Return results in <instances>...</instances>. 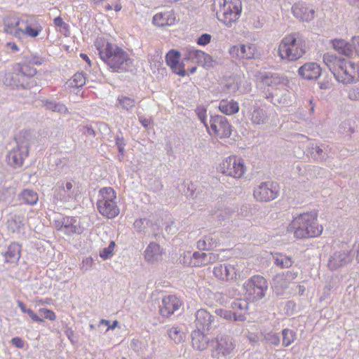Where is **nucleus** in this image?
Wrapping results in <instances>:
<instances>
[{
  "instance_id": "nucleus-1",
  "label": "nucleus",
  "mask_w": 359,
  "mask_h": 359,
  "mask_svg": "<svg viewBox=\"0 0 359 359\" xmlns=\"http://www.w3.org/2000/svg\"><path fill=\"white\" fill-rule=\"evenodd\" d=\"M100 58L111 72H127L133 65V59L129 54L115 43L103 38H98L95 42Z\"/></svg>"
},
{
  "instance_id": "nucleus-2",
  "label": "nucleus",
  "mask_w": 359,
  "mask_h": 359,
  "mask_svg": "<svg viewBox=\"0 0 359 359\" xmlns=\"http://www.w3.org/2000/svg\"><path fill=\"white\" fill-rule=\"evenodd\" d=\"M318 214L316 212H306L294 217L287 226V231L292 232L298 239L314 238L320 236L323 227L317 222Z\"/></svg>"
},
{
  "instance_id": "nucleus-3",
  "label": "nucleus",
  "mask_w": 359,
  "mask_h": 359,
  "mask_svg": "<svg viewBox=\"0 0 359 359\" xmlns=\"http://www.w3.org/2000/svg\"><path fill=\"white\" fill-rule=\"evenodd\" d=\"M13 72L5 74L4 83L13 89H31L38 85L34 76L36 69L26 63H15Z\"/></svg>"
},
{
  "instance_id": "nucleus-4",
  "label": "nucleus",
  "mask_w": 359,
  "mask_h": 359,
  "mask_svg": "<svg viewBox=\"0 0 359 359\" xmlns=\"http://www.w3.org/2000/svg\"><path fill=\"white\" fill-rule=\"evenodd\" d=\"M306 40L299 32L284 36L278 46V55L282 60L296 61L306 53Z\"/></svg>"
},
{
  "instance_id": "nucleus-5",
  "label": "nucleus",
  "mask_w": 359,
  "mask_h": 359,
  "mask_svg": "<svg viewBox=\"0 0 359 359\" xmlns=\"http://www.w3.org/2000/svg\"><path fill=\"white\" fill-rule=\"evenodd\" d=\"M212 7L217 19L228 27L238 20L242 12L241 0H214Z\"/></svg>"
},
{
  "instance_id": "nucleus-6",
  "label": "nucleus",
  "mask_w": 359,
  "mask_h": 359,
  "mask_svg": "<svg viewBox=\"0 0 359 359\" xmlns=\"http://www.w3.org/2000/svg\"><path fill=\"white\" fill-rule=\"evenodd\" d=\"M117 203L116 193L113 188L109 187L100 189L96 206L100 215L107 219L116 217L120 212Z\"/></svg>"
},
{
  "instance_id": "nucleus-7",
  "label": "nucleus",
  "mask_w": 359,
  "mask_h": 359,
  "mask_svg": "<svg viewBox=\"0 0 359 359\" xmlns=\"http://www.w3.org/2000/svg\"><path fill=\"white\" fill-rule=\"evenodd\" d=\"M53 200L55 202L60 201L69 203L76 201L80 195L79 188L72 180H60L56 183L53 189Z\"/></svg>"
},
{
  "instance_id": "nucleus-8",
  "label": "nucleus",
  "mask_w": 359,
  "mask_h": 359,
  "mask_svg": "<svg viewBox=\"0 0 359 359\" xmlns=\"http://www.w3.org/2000/svg\"><path fill=\"white\" fill-rule=\"evenodd\" d=\"M21 26L18 30V40L22 41L26 38L35 39L42 33L43 27L42 22L36 16L22 15Z\"/></svg>"
},
{
  "instance_id": "nucleus-9",
  "label": "nucleus",
  "mask_w": 359,
  "mask_h": 359,
  "mask_svg": "<svg viewBox=\"0 0 359 359\" xmlns=\"http://www.w3.org/2000/svg\"><path fill=\"white\" fill-rule=\"evenodd\" d=\"M246 298L250 301L262 299L268 289L266 279L259 275L252 276L243 285Z\"/></svg>"
},
{
  "instance_id": "nucleus-10",
  "label": "nucleus",
  "mask_w": 359,
  "mask_h": 359,
  "mask_svg": "<svg viewBox=\"0 0 359 359\" xmlns=\"http://www.w3.org/2000/svg\"><path fill=\"white\" fill-rule=\"evenodd\" d=\"M218 169L221 173L234 179H241L247 170L244 160L238 156H230L224 159Z\"/></svg>"
},
{
  "instance_id": "nucleus-11",
  "label": "nucleus",
  "mask_w": 359,
  "mask_h": 359,
  "mask_svg": "<svg viewBox=\"0 0 359 359\" xmlns=\"http://www.w3.org/2000/svg\"><path fill=\"white\" fill-rule=\"evenodd\" d=\"M236 347V341L229 335L217 336L210 341V349L213 358L220 359L231 354Z\"/></svg>"
},
{
  "instance_id": "nucleus-12",
  "label": "nucleus",
  "mask_w": 359,
  "mask_h": 359,
  "mask_svg": "<svg viewBox=\"0 0 359 359\" xmlns=\"http://www.w3.org/2000/svg\"><path fill=\"white\" fill-rule=\"evenodd\" d=\"M333 75L337 81L350 84L358 81V67L354 62L344 59Z\"/></svg>"
},
{
  "instance_id": "nucleus-13",
  "label": "nucleus",
  "mask_w": 359,
  "mask_h": 359,
  "mask_svg": "<svg viewBox=\"0 0 359 359\" xmlns=\"http://www.w3.org/2000/svg\"><path fill=\"white\" fill-rule=\"evenodd\" d=\"M207 130L210 135L222 139L229 137L231 134V126L226 117L221 115L211 116L210 127Z\"/></svg>"
},
{
  "instance_id": "nucleus-14",
  "label": "nucleus",
  "mask_w": 359,
  "mask_h": 359,
  "mask_svg": "<svg viewBox=\"0 0 359 359\" xmlns=\"http://www.w3.org/2000/svg\"><path fill=\"white\" fill-rule=\"evenodd\" d=\"M278 194V184L273 182L260 183L254 189L253 196L257 201L269 202L277 198Z\"/></svg>"
},
{
  "instance_id": "nucleus-15",
  "label": "nucleus",
  "mask_w": 359,
  "mask_h": 359,
  "mask_svg": "<svg viewBox=\"0 0 359 359\" xmlns=\"http://www.w3.org/2000/svg\"><path fill=\"white\" fill-rule=\"evenodd\" d=\"M353 259L351 251L339 250L333 252L329 257L327 266L330 271H336L348 264Z\"/></svg>"
},
{
  "instance_id": "nucleus-16",
  "label": "nucleus",
  "mask_w": 359,
  "mask_h": 359,
  "mask_svg": "<svg viewBox=\"0 0 359 359\" xmlns=\"http://www.w3.org/2000/svg\"><path fill=\"white\" fill-rule=\"evenodd\" d=\"M237 265L229 263L219 264L213 267L212 273L219 280L228 282L236 278Z\"/></svg>"
},
{
  "instance_id": "nucleus-17",
  "label": "nucleus",
  "mask_w": 359,
  "mask_h": 359,
  "mask_svg": "<svg viewBox=\"0 0 359 359\" xmlns=\"http://www.w3.org/2000/svg\"><path fill=\"white\" fill-rule=\"evenodd\" d=\"M259 79L264 86L271 89L285 88L289 84V80L278 73H264L260 76Z\"/></svg>"
},
{
  "instance_id": "nucleus-18",
  "label": "nucleus",
  "mask_w": 359,
  "mask_h": 359,
  "mask_svg": "<svg viewBox=\"0 0 359 359\" xmlns=\"http://www.w3.org/2000/svg\"><path fill=\"white\" fill-rule=\"evenodd\" d=\"M184 60L197 62L203 67H210L212 65L213 62L210 55L193 47H188L184 49Z\"/></svg>"
},
{
  "instance_id": "nucleus-19",
  "label": "nucleus",
  "mask_w": 359,
  "mask_h": 359,
  "mask_svg": "<svg viewBox=\"0 0 359 359\" xmlns=\"http://www.w3.org/2000/svg\"><path fill=\"white\" fill-rule=\"evenodd\" d=\"M330 151V147L324 143L309 142L307 147L306 152L308 156L311 158L316 162H323L329 156Z\"/></svg>"
},
{
  "instance_id": "nucleus-20",
  "label": "nucleus",
  "mask_w": 359,
  "mask_h": 359,
  "mask_svg": "<svg viewBox=\"0 0 359 359\" xmlns=\"http://www.w3.org/2000/svg\"><path fill=\"white\" fill-rule=\"evenodd\" d=\"M196 330L210 331L214 326L215 316L205 309H199L195 314Z\"/></svg>"
},
{
  "instance_id": "nucleus-21",
  "label": "nucleus",
  "mask_w": 359,
  "mask_h": 359,
  "mask_svg": "<svg viewBox=\"0 0 359 359\" xmlns=\"http://www.w3.org/2000/svg\"><path fill=\"white\" fill-rule=\"evenodd\" d=\"M28 154V151L15 145L8 151L6 155V161L9 165L14 168H20Z\"/></svg>"
},
{
  "instance_id": "nucleus-22",
  "label": "nucleus",
  "mask_w": 359,
  "mask_h": 359,
  "mask_svg": "<svg viewBox=\"0 0 359 359\" xmlns=\"http://www.w3.org/2000/svg\"><path fill=\"white\" fill-rule=\"evenodd\" d=\"M181 301L175 295H168L163 298L159 312L163 317L168 318L181 306Z\"/></svg>"
},
{
  "instance_id": "nucleus-23",
  "label": "nucleus",
  "mask_w": 359,
  "mask_h": 359,
  "mask_svg": "<svg viewBox=\"0 0 359 359\" xmlns=\"http://www.w3.org/2000/svg\"><path fill=\"white\" fill-rule=\"evenodd\" d=\"M255 47L253 44H237L230 47L229 53L231 57L241 59H251L254 57Z\"/></svg>"
},
{
  "instance_id": "nucleus-24",
  "label": "nucleus",
  "mask_w": 359,
  "mask_h": 359,
  "mask_svg": "<svg viewBox=\"0 0 359 359\" xmlns=\"http://www.w3.org/2000/svg\"><path fill=\"white\" fill-rule=\"evenodd\" d=\"M180 53L175 50H170L165 55V62L172 71L181 76L186 75L184 65L180 62Z\"/></svg>"
},
{
  "instance_id": "nucleus-25",
  "label": "nucleus",
  "mask_w": 359,
  "mask_h": 359,
  "mask_svg": "<svg viewBox=\"0 0 359 359\" xmlns=\"http://www.w3.org/2000/svg\"><path fill=\"white\" fill-rule=\"evenodd\" d=\"M292 11L294 16L302 21H311L315 16L314 9L303 2L295 3L292 7Z\"/></svg>"
},
{
  "instance_id": "nucleus-26",
  "label": "nucleus",
  "mask_w": 359,
  "mask_h": 359,
  "mask_svg": "<svg viewBox=\"0 0 359 359\" xmlns=\"http://www.w3.org/2000/svg\"><path fill=\"white\" fill-rule=\"evenodd\" d=\"M299 75L306 80H316L321 74V67L316 62H306L298 69Z\"/></svg>"
},
{
  "instance_id": "nucleus-27",
  "label": "nucleus",
  "mask_w": 359,
  "mask_h": 359,
  "mask_svg": "<svg viewBox=\"0 0 359 359\" xmlns=\"http://www.w3.org/2000/svg\"><path fill=\"white\" fill-rule=\"evenodd\" d=\"M298 275L297 271H287L286 272L277 274L273 278V286L275 289H285L289 284L294 280Z\"/></svg>"
},
{
  "instance_id": "nucleus-28",
  "label": "nucleus",
  "mask_w": 359,
  "mask_h": 359,
  "mask_svg": "<svg viewBox=\"0 0 359 359\" xmlns=\"http://www.w3.org/2000/svg\"><path fill=\"white\" fill-rule=\"evenodd\" d=\"M163 255V249L160 245L155 242H151L146 248L144 253L146 262L153 264L160 261Z\"/></svg>"
},
{
  "instance_id": "nucleus-29",
  "label": "nucleus",
  "mask_w": 359,
  "mask_h": 359,
  "mask_svg": "<svg viewBox=\"0 0 359 359\" xmlns=\"http://www.w3.org/2000/svg\"><path fill=\"white\" fill-rule=\"evenodd\" d=\"M219 243V238L215 233H209L203 235L196 243V248L199 250H210L216 248Z\"/></svg>"
},
{
  "instance_id": "nucleus-30",
  "label": "nucleus",
  "mask_w": 359,
  "mask_h": 359,
  "mask_svg": "<svg viewBox=\"0 0 359 359\" xmlns=\"http://www.w3.org/2000/svg\"><path fill=\"white\" fill-rule=\"evenodd\" d=\"M21 17L7 16L4 19V32L18 39V30L21 26Z\"/></svg>"
},
{
  "instance_id": "nucleus-31",
  "label": "nucleus",
  "mask_w": 359,
  "mask_h": 359,
  "mask_svg": "<svg viewBox=\"0 0 359 359\" xmlns=\"http://www.w3.org/2000/svg\"><path fill=\"white\" fill-rule=\"evenodd\" d=\"M203 330H196L191 333V343L194 348L198 351H203L208 347L210 348V341L207 336H205Z\"/></svg>"
},
{
  "instance_id": "nucleus-32",
  "label": "nucleus",
  "mask_w": 359,
  "mask_h": 359,
  "mask_svg": "<svg viewBox=\"0 0 359 359\" xmlns=\"http://www.w3.org/2000/svg\"><path fill=\"white\" fill-rule=\"evenodd\" d=\"M6 228L12 233L18 236L24 235L25 224L22 217L16 215L11 216L6 222Z\"/></svg>"
},
{
  "instance_id": "nucleus-33",
  "label": "nucleus",
  "mask_w": 359,
  "mask_h": 359,
  "mask_svg": "<svg viewBox=\"0 0 359 359\" xmlns=\"http://www.w3.org/2000/svg\"><path fill=\"white\" fill-rule=\"evenodd\" d=\"M5 262L7 263H17L21 256V245L16 243H11L3 253Z\"/></svg>"
},
{
  "instance_id": "nucleus-34",
  "label": "nucleus",
  "mask_w": 359,
  "mask_h": 359,
  "mask_svg": "<svg viewBox=\"0 0 359 359\" xmlns=\"http://www.w3.org/2000/svg\"><path fill=\"white\" fill-rule=\"evenodd\" d=\"M64 229L63 233L68 236L72 234H81L83 232V228L81 227L77 219L74 217H63Z\"/></svg>"
},
{
  "instance_id": "nucleus-35",
  "label": "nucleus",
  "mask_w": 359,
  "mask_h": 359,
  "mask_svg": "<svg viewBox=\"0 0 359 359\" xmlns=\"http://www.w3.org/2000/svg\"><path fill=\"white\" fill-rule=\"evenodd\" d=\"M333 48L339 53L346 57L353 54V48L351 44L344 39H333L331 41Z\"/></svg>"
},
{
  "instance_id": "nucleus-36",
  "label": "nucleus",
  "mask_w": 359,
  "mask_h": 359,
  "mask_svg": "<svg viewBox=\"0 0 359 359\" xmlns=\"http://www.w3.org/2000/svg\"><path fill=\"white\" fill-rule=\"evenodd\" d=\"M219 110L224 114L231 116L239 111L238 103L233 100L222 99L219 101Z\"/></svg>"
},
{
  "instance_id": "nucleus-37",
  "label": "nucleus",
  "mask_w": 359,
  "mask_h": 359,
  "mask_svg": "<svg viewBox=\"0 0 359 359\" xmlns=\"http://www.w3.org/2000/svg\"><path fill=\"white\" fill-rule=\"evenodd\" d=\"M249 116L252 123L254 125H263L266 123L269 118L266 111L259 106L253 107Z\"/></svg>"
},
{
  "instance_id": "nucleus-38",
  "label": "nucleus",
  "mask_w": 359,
  "mask_h": 359,
  "mask_svg": "<svg viewBox=\"0 0 359 359\" xmlns=\"http://www.w3.org/2000/svg\"><path fill=\"white\" fill-rule=\"evenodd\" d=\"M215 313L220 318L231 322H243L246 320V317L243 313H233L231 310L216 309Z\"/></svg>"
},
{
  "instance_id": "nucleus-39",
  "label": "nucleus",
  "mask_w": 359,
  "mask_h": 359,
  "mask_svg": "<svg viewBox=\"0 0 359 359\" xmlns=\"http://www.w3.org/2000/svg\"><path fill=\"white\" fill-rule=\"evenodd\" d=\"M175 18L170 13H158L153 17V23L158 27L170 26L175 23Z\"/></svg>"
},
{
  "instance_id": "nucleus-40",
  "label": "nucleus",
  "mask_w": 359,
  "mask_h": 359,
  "mask_svg": "<svg viewBox=\"0 0 359 359\" xmlns=\"http://www.w3.org/2000/svg\"><path fill=\"white\" fill-rule=\"evenodd\" d=\"M32 133L29 130H21L15 137V145L29 151Z\"/></svg>"
},
{
  "instance_id": "nucleus-41",
  "label": "nucleus",
  "mask_w": 359,
  "mask_h": 359,
  "mask_svg": "<svg viewBox=\"0 0 359 359\" xmlns=\"http://www.w3.org/2000/svg\"><path fill=\"white\" fill-rule=\"evenodd\" d=\"M20 200L25 204L34 205L39 201L38 194L32 190L26 189L21 191L19 195Z\"/></svg>"
},
{
  "instance_id": "nucleus-42",
  "label": "nucleus",
  "mask_w": 359,
  "mask_h": 359,
  "mask_svg": "<svg viewBox=\"0 0 359 359\" xmlns=\"http://www.w3.org/2000/svg\"><path fill=\"white\" fill-rule=\"evenodd\" d=\"M42 103L46 109L51 111L57 112L62 114H69L67 107L61 102H57L51 100H42Z\"/></svg>"
},
{
  "instance_id": "nucleus-43",
  "label": "nucleus",
  "mask_w": 359,
  "mask_h": 359,
  "mask_svg": "<svg viewBox=\"0 0 359 359\" xmlns=\"http://www.w3.org/2000/svg\"><path fill=\"white\" fill-rule=\"evenodd\" d=\"M273 259L274 264L280 269L290 268L293 264L292 257L283 253H275Z\"/></svg>"
},
{
  "instance_id": "nucleus-44",
  "label": "nucleus",
  "mask_w": 359,
  "mask_h": 359,
  "mask_svg": "<svg viewBox=\"0 0 359 359\" xmlns=\"http://www.w3.org/2000/svg\"><path fill=\"white\" fill-rule=\"evenodd\" d=\"M343 60V58L338 57L330 53H325L323 57L324 64L333 74H334V70H337V68Z\"/></svg>"
},
{
  "instance_id": "nucleus-45",
  "label": "nucleus",
  "mask_w": 359,
  "mask_h": 359,
  "mask_svg": "<svg viewBox=\"0 0 359 359\" xmlns=\"http://www.w3.org/2000/svg\"><path fill=\"white\" fill-rule=\"evenodd\" d=\"M169 337L175 343L179 344L183 341L186 337L182 325H175L168 331Z\"/></svg>"
},
{
  "instance_id": "nucleus-46",
  "label": "nucleus",
  "mask_w": 359,
  "mask_h": 359,
  "mask_svg": "<svg viewBox=\"0 0 359 359\" xmlns=\"http://www.w3.org/2000/svg\"><path fill=\"white\" fill-rule=\"evenodd\" d=\"M240 79L236 76H230L226 79L223 90L228 94H235L239 89Z\"/></svg>"
},
{
  "instance_id": "nucleus-47",
  "label": "nucleus",
  "mask_w": 359,
  "mask_h": 359,
  "mask_svg": "<svg viewBox=\"0 0 359 359\" xmlns=\"http://www.w3.org/2000/svg\"><path fill=\"white\" fill-rule=\"evenodd\" d=\"M248 302L244 299H236L231 303L230 308L233 313H243L245 316V313L248 310Z\"/></svg>"
},
{
  "instance_id": "nucleus-48",
  "label": "nucleus",
  "mask_w": 359,
  "mask_h": 359,
  "mask_svg": "<svg viewBox=\"0 0 359 359\" xmlns=\"http://www.w3.org/2000/svg\"><path fill=\"white\" fill-rule=\"evenodd\" d=\"M117 103L123 110L132 111L135 107L136 102L132 97L120 95L117 97Z\"/></svg>"
},
{
  "instance_id": "nucleus-49",
  "label": "nucleus",
  "mask_w": 359,
  "mask_h": 359,
  "mask_svg": "<svg viewBox=\"0 0 359 359\" xmlns=\"http://www.w3.org/2000/svg\"><path fill=\"white\" fill-rule=\"evenodd\" d=\"M205 252H194L189 264L192 267H201L207 265Z\"/></svg>"
},
{
  "instance_id": "nucleus-50",
  "label": "nucleus",
  "mask_w": 359,
  "mask_h": 359,
  "mask_svg": "<svg viewBox=\"0 0 359 359\" xmlns=\"http://www.w3.org/2000/svg\"><path fill=\"white\" fill-rule=\"evenodd\" d=\"M86 83V76L82 72L76 73L69 80V86L72 88H81Z\"/></svg>"
},
{
  "instance_id": "nucleus-51",
  "label": "nucleus",
  "mask_w": 359,
  "mask_h": 359,
  "mask_svg": "<svg viewBox=\"0 0 359 359\" xmlns=\"http://www.w3.org/2000/svg\"><path fill=\"white\" fill-rule=\"evenodd\" d=\"M283 346L287 347L293 343L296 339L295 332L290 329H284L282 331Z\"/></svg>"
},
{
  "instance_id": "nucleus-52",
  "label": "nucleus",
  "mask_w": 359,
  "mask_h": 359,
  "mask_svg": "<svg viewBox=\"0 0 359 359\" xmlns=\"http://www.w3.org/2000/svg\"><path fill=\"white\" fill-rule=\"evenodd\" d=\"M149 223L150 220L147 218H138L135 220L133 228L137 233H140L145 231Z\"/></svg>"
},
{
  "instance_id": "nucleus-53",
  "label": "nucleus",
  "mask_w": 359,
  "mask_h": 359,
  "mask_svg": "<svg viewBox=\"0 0 359 359\" xmlns=\"http://www.w3.org/2000/svg\"><path fill=\"white\" fill-rule=\"evenodd\" d=\"M339 131L342 135H351L354 133L352 121L351 120H345L343 121L339 126Z\"/></svg>"
},
{
  "instance_id": "nucleus-54",
  "label": "nucleus",
  "mask_w": 359,
  "mask_h": 359,
  "mask_svg": "<svg viewBox=\"0 0 359 359\" xmlns=\"http://www.w3.org/2000/svg\"><path fill=\"white\" fill-rule=\"evenodd\" d=\"M115 246V242L111 241L109 243L108 247L104 248L100 251V257L104 260L111 258L113 255Z\"/></svg>"
},
{
  "instance_id": "nucleus-55",
  "label": "nucleus",
  "mask_w": 359,
  "mask_h": 359,
  "mask_svg": "<svg viewBox=\"0 0 359 359\" xmlns=\"http://www.w3.org/2000/svg\"><path fill=\"white\" fill-rule=\"evenodd\" d=\"M116 145L117 147L118 151V159L119 161H121L124 157L125 155V141L124 139L121 137L117 136L116 137Z\"/></svg>"
},
{
  "instance_id": "nucleus-56",
  "label": "nucleus",
  "mask_w": 359,
  "mask_h": 359,
  "mask_svg": "<svg viewBox=\"0 0 359 359\" xmlns=\"http://www.w3.org/2000/svg\"><path fill=\"white\" fill-rule=\"evenodd\" d=\"M264 339L266 342L274 346H278L280 343L279 335L273 332L266 333Z\"/></svg>"
},
{
  "instance_id": "nucleus-57",
  "label": "nucleus",
  "mask_w": 359,
  "mask_h": 359,
  "mask_svg": "<svg viewBox=\"0 0 359 359\" xmlns=\"http://www.w3.org/2000/svg\"><path fill=\"white\" fill-rule=\"evenodd\" d=\"M195 112L198 119L203 123V125L206 128H208V123L206 122V107H205L203 105L198 106L195 110Z\"/></svg>"
},
{
  "instance_id": "nucleus-58",
  "label": "nucleus",
  "mask_w": 359,
  "mask_h": 359,
  "mask_svg": "<svg viewBox=\"0 0 359 359\" xmlns=\"http://www.w3.org/2000/svg\"><path fill=\"white\" fill-rule=\"evenodd\" d=\"M44 61L45 60L43 57L37 55H32L29 59L26 60V61L23 63L28 64L30 66L31 65H41L44 62Z\"/></svg>"
},
{
  "instance_id": "nucleus-59",
  "label": "nucleus",
  "mask_w": 359,
  "mask_h": 359,
  "mask_svg": "<svg viewBox=\"0 0 359 359\" xmlns=\"http://www.w3.org/2000/svg\"><path fill=\"white\" fill-rule=\"evenodd\" d=\"M39 312L41 315L43 316L44 318L46 319L52 321L56 319V315L52 310L46 308H41L39 310Z\"/></svg>"
},
{
  "instance_id": "nucleus-60",
  "label": "nucleus",
  "mask_w": 359,
  "mask_h": 359,
  "mask_svg": "<svg viewBox=\"0 0 359 359\" xmlns=\"http://www.w3.org/2000/svg\"><path fill=\"white\" fill-rule=\"evenodd\" d=\"M348 97L351 100L359 101V86H354L348 90Z\"/></svg>"
},
{
  "instance_id": "nucleus-61",
  "label": "nucleus",
  "mask_w": 359,
  "mask_h": 359,
  "mask_svg": "<svg viewBox=\"0 0 359 359\" xmlns=\"http://www.w3.org/2000/svg\"><path fill=\"white\" fill-rule=\"evenodd\" d=\"M54 24L56 27H59L61 28V32H67L69 31V26L67 24H66L62 18H61L60 17H57L54 19Z\"/></svg>"
},
{
  "instance_id": "nucleus-62",
  "label": "nucleus",
  "mask_w": 359,
  "mask_h": 359,
  "mask_svg": "<svg viewBox=\"0 0 359 359\" xmlns=\"http://www.w3.org/2000/svg\"><path fill=\"white\" fill-rule=\"evenodd\" d=\"M11 196V193L7 188L2 187L0 189V203L7 202Z\"/></svg>"
},
{
  "instance_id": "nucleus-63",
  "label": "nucleus",
  "mask_w": 359,
  "mask_h": 359,
  "mask_svg": "<svg viewBox=\"0 0 359 359\" xmlns=\"http://www.w3.org/2000/svg\"><path fill=\"white\" fill-rule=\"evenodd\" d=\"M93 264V259L92 257H88L83 259L81 269L84 271L90 269Z\"/></svg>"
},
{
  "instance_id": "nucleus-64",
  "label": "nucleus",
  "mask_w": 359,
  "mask_h": 359,
  "mask_svg": "<svg viewBox=\"0 0 359 359\" xmlns=\"http://www.w3.org/2000/svg\"><path fill=\"white\" fill-rule=\"evenodd\" d=\"M211 35L209 34H203L197 39V43L200 46H205L210 42Z\"/></svg>"
}]
</instances>
